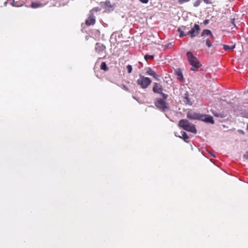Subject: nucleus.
I'll return each mask as SVG.
<instances>
[{"label":"nucleus","mask_w":248,"mask_h":248,"mask_svg":"<svg viewBox=\"0 0 248 248\" xmlns=\"http://www.w3.org/2000/svg\"><path fill=\"white\" fill-rule=\"evenodd\" d=\"M186 56L189 63L192 66L191 70L195 71L197 68L201 67V64H200L198 59L193 55L192 52L190 51L187 52L186 53Z\"/></svg>","instance_id":"obj_1"},{"label":"nucleus","mask_w":248,"mask_h":248,"mask_svg":"<svg viewBox=\"0 0 248 248\" xmlns=\"http://www.w3.org/2000/svg\"><path fill=\"white\" fill-rule=\"evenodd\" d=\"M179 126L183 129L188 132H190L194 134H196L197 133V130L195 125L189 123L187 120L184 119L181 120L179 123Z\"/></svg>","instance_id":"obj_2"},{"label":"nucleus","mask_w":248,"mask_h":248,"mask_svg":"<svg viewBox=\"0 0 248 248\" xmlns=\"http://www.w3.org/2000/svg\"><path fill=\"white\" fill-rule=\"evenodd\" d=\"M152 80L149 78L143 76H140L139 78L137 80V84L142 89H146L151 83Z\"/></svg>","instance_id":"obj_3"},{"label":"nucleus","mask_w":248,"mask_h":248,"mask_svg":"<svg viewBox=\"0 0 248 248\" xmlns=\"http://www.w3.org/2000/svg\"><path fill=\"white\" fill-rule=\"evenodd\" d=\"M155 105L158 108L164 111L169 109L165 102L161 98H158L156 100Z\"/></svg>","instance_id":"obj_4"},{"label":"nucleus","mask_w":248,"mask_h":248,"mask_svg":"<svg viewBox=\"0 0 248 248\" xmlns=\"http://www.w3.org/2000/svg\"><path fill=\"white\" fill-rule=\"evenodd\" d=\"M200 30V26L199 25L195 24L193 27L190 30H188V35L191 38L197 36L199 33Z\"/></svg>","instance_id":"obj_5"},{"label":"nucleus","mask_w":248,"mask_h":248,"mask_svg":"<svg viewBox=\"0 0 248 248\" xmlns=\"http://www.w3.org/2000/svg\"><path fill=\"white\" fill-rule=\"evenodd\" d=\"M201 114L189 111L187 113V117L191 120H200Z\"/></svg>","instance_id":"obj_6"},{"label":"nucleus","mask_w":248,"mask_h":248,"mask_svg":"<svg viewBox=\"0 0 248 248\" xmlns=\"http://www.w3.org/2000/svg\"><path fill=\"white\" fill-rule=\"evenodd\" d=\"M95 50L96 52L100 55H102L105 52L106 47L104 45L97 43L95 45Z\"/></svg>","instance_id":"obj_7"},{"label":"nucleus","mask_w":248,"mask_h":248,"mask_svg":"<svg viewBox=\"0 0 248 248\" xmlns=\"http://www.w3.org/2000/svg\"><path fill=\"white\" fill-rule=\"evenodd\" d=\"M200 120L202 121L207 123H210L212 124H214V121L213 120V117L208 115L201 114Z\"/></svg>","instance_id":"obj_8"},{"label":"nucleus","mask_w":248,"mask_h":248,"mask_svg":"<svg viewBox=\"0 0 248 248\" xmlns=\"http://www.w3.org/2000/svg\"><path fill=\"white\" fill-rule=\"evenodd\" d=\"M188 28L186 26H182L178 29V31L179 33V37H182L188 35Z\"/></svg>","instance_id":"obj_9"},{"label":"nucleus","mask_w":248,"mask_h":248,"mask_svg":"<svg viewBox=\"0 0 248 248\" xmlns=\"http://www.w3.org/2000/svg\"><path fill=\"white\" fill-rule=\"evenodd\" d=\"M153 91L154 93H160L162 91V86L157 83H155L153 88Z\"/></svg>","instance_id":"obj_10"},{"label":"nucleus","mask_w":248,"mask_h":248,"mask_svg":"<svg viewBox=\"0 0 248 248\" xmlns=\"http://www.w3.org/2000/svg\"><path fill=\"white\" fill-rule=\"evenodd\" d=\"M146 74L148 75L151 76L157 79V74L154 72L151 68L147 67L146 69Z\"/></svg>","instance_id":"obj_11"},{"label":"nucleus","mask_w":248,"mask_h":248,"mask_svg":"<svg viewBox=\"0 0 248 248\" xmlns=\"http://www.w3.org/2000/svg\"><path fill=\"white\" fill-rule=\"evenodd\" d=\"M95 19L93 15H91L89 16L88 18L86 20V24L87 25H91L94 24Z\"/></svg>","instance_id":"obj_12"},{"label":"nucleus","mask_w":248,"mask_h":248,"mask_svg":"<svg viewBox=\"0 0 248 248\" xmlns=\"http://www.w3.org/2000/svg\"><path fill=\"white\" fill-rule=\"evenodd\" d=\"M175 135L176 137H179L180 138L183 139L186 142H187V140L189 139L188 136L185 132H181V136L177 135L176 133L175 134Z\"/></svg>","instance_id":"obj_13"},{"label":"nucleus","mask_w":248,"mask_h":248,"mask_svg":"<svg viewBox=\"0 0 248 248\" xmlns=\"http://www.w3.org/2000/svg\"><path fill=\"white\" fill-rule=\"evenodd\" d=\"M204 35H207V36L210 35L212 38H214V36L212 35L211 31L209 30H204L202 31V36H204Z\"/></svg>","instance_id":"obj_14"},{"label":"nucleus","mask_w":248,"mask_h":248,"mask_svg":"<svg viewBox=\"0 0 248 248\" xmlns=\"http://www.w3.org/2000/svg\"><path fill=\"white\" fill-rule=\"evenodd\" d=\"M176 75L177 76V78L180 81H183V76L182 74V72L180 70H178L176 72Z\"/></svg>","instance_id":"obj_15"},{"label":"nucleus","mask_w":248,"mask_h":248,"mask_svg":"<svg viewBox=\"0 0 248 248\" xmlns=\"http://www.w3.org/2000/svg\"><path fill=\"white\" fill-rule=\"evenodd\" d=\"M100 68L101 69L104 70V71H107L108 69V67L107 66V64L105 62H102L100 65Z\"/></svg>","instance_id":"obj_16"},{"label":"nucleus","mask_w":248,"mask_h":248,"mask_svg":"<svg viewBox=\"0 0 248 248\" xmlns=\"http://www.w3.org/2000/svg\"><path fill=\"white\" fill-rule=\"evenodd\" d=\"M235 47V46H229L228 45H223V48L225 50H233Z\"/></svg>","instance_id":"obj_17"},{"label":"nucleus","mask_w":248,"mask_h":248,"mask_svg":"<svg viewBox=\"0 0 248 248\" xmlns=\"http://www.w3.org/2000/svg\"><path fill=\"white\" fill-rule=\"evenodd\" d=\"M154 58V55H145L144 56V59L147 62L148 60H153Z\"/></svg>","instance_id":"obj_18"},{"label":"nucleus","mask_w":248,"mask_h":248,"mask_svg":"<svg viewBox=\"0 0 248 248\" xmlns=\"http://www.w3.org/2000/svg\"><path fill=\"white\" fill-rule=\"evenodd\" d=\"M42 4L37 2H32L31 3V7L33 8H36L40 6H41Z\"/></svg>","instance_id":"obj_19"},{"label":"nucleus","mask_w":248,"mask_h":248,"mask_svg":"<svg viewBox=\"0 0 248 248\" xmlns=\"http://www.w3.org/2000/svg\"><path fill=\"white\" fill-rule=\"evenodd\" d=\"M126 69L127 70V72L128 73H130L132 71V66L130 65H128L127 66H126Z\"/></svg>","instance_id":"obj_20"},{"label":"nucleus","mask_w":248,"mask_h":248,"mask_svg":"<svg viewBox=\"0 0 248 248\" xmlns=\"http://www.w3.org/2000/svg\"><path fill=\"white\" fill-rule=\"evenodd\" d=\"M206 45L208 47H211L212 46V43L209 41V39H207L206 40Z\"/></svg>","instance_id":"obj_21"},{"label":"nucleus","mask_w":248,"mask_h":248,"mask_svg":"<svg viewBox=\"0 0 248 248\" xmlns=\"http://www.w3.org/2000/svg\"><path fill=\"white\" fill-rule=\"evenodd\" d=\"M201 1L200 0H197L194 4V6L195 7H198V6L200 5V3H201Z\"/></svg>","instance_id":"obj_22"},{"label":"nucleus","mask_w":248,"mask_h":248,"mask_svg":"<svg viewBox=\"0 0 248 248\" xmlns=\"http://www.w3.org/2000/svg\"><path fill=\"white\" fill-rule=\"evenodd\" d=\"M213 114H214V116L218 117H223L222 115L221 114L214 113H213Z\"/></svg>","instance_id":"obj_23"},{"label":"nucleus","mask_w":248,"mask_h":248,"mask_svg":"<svg viewBox=\"0 0 248 248\" xmlns=\"http://www.w3.org/2000/svg\"><path fill=\"white\" fill-rule=\"evenodd\" d=\"M188 1L189 0H179V3L181 4L184 2H188Z\"/></svg>","instance_id":"obj_24"},{"label":"nucleus","mask_w":248,"mask_h":248,"mask_svg":"<svg viewBox=\"0 0 248 248\" xmlns=\"http://www.w3.org/2000/svg\"><path fill=\"white\" fill-rule=\"evenodd\" d=\"M244 157L246 159H248V152H247L244 155Z\"/></svg>","instance_id":"obj_25"},{"label":"nucleus","mask_w":248,"mask_h":248,"mask_svg":"<svg viewBox=\"0 0 248 248\" xmlns=\"http://www.w3.org/2000/svg\"><path fill=\"white\" fill-rule=\"evenodd\" d=\"M141 2L143 3H147L149 0H139Z\"/></svg>","instance_id":"obj_26"},{"label":"nucleus","mask_w":248,"mask_h":248,"mask_svg":"<svg viewBox=\"0 0 248 248\" xmlns=\"http://www.w3.org/2000/svg\"><path fill=\"white\" fill-rule=\"evenodd\" d=\"M203 1L206 4H210L211 3L210 0H203Z\"/></svg>","instance_id":"obj_27"},{"label":"nucleus","mask_w":248,"mask_h":248,"mask_svg":"<svg viewBox=\"0 0 248 248\" xmlns=\"http://www.w3.org/2000/svg\"><path fill=\"white\" fill-rule=\"evenodd\" d=\"M208 22H209V20H207V19H206V20H205L204 21L203 23H204V24H208Z\"/></svg>","instance_id":"obj_28"},{"label":"nucleus","mask_w":248,"mask_h":248,"mask_svg":"<svg viewBox=\"0 0 248 248\" xmlns=\"http://www.w3.org/2000/svg\"><path fill=\"white\" fill-rule=\"evenodd\" d=\"M123 88L124 90H126V91H128V88L125 86V85H124L123 86Z\"/></svg>","instance_id":"obj_29"},{"label":"nucleus","mask_w":248,"mask_h":248,"mask_svg":"<svg viewBox=\"0 0 248 248\" xmlns=\"http://www.w3.org/2000/svg\"><path fill=\"white\" fill-rule=\"evenodd\" d=\"M8 0H7V1H6L4 2V5H5H5H6V4H7V1H8Z\"/></svg>","instance_id":"obj_30"},{"label":"nucleus","mask_w":248,"mask_h":248,"mask_svg":"<svg viewBox=\"0 0 248 248\" xmlns=\"http://www.w3.org/2000/svg\"><path fill=\"white\" fill-rule=\"evenodd\" d=\"M104 53L105 55H104V57H105V52L103 53V54Z\"/></svg>","instance_id":"obj_31"},{"label":"nucleus","mask_w":248,"mask_h":248,"mask_svg":"<svg viewBox=\"0 0 248 248\" xmlns=\"http://www.w3.org/2000/svg\"><path fill=\"white\" fill-rule=\"evenodd\" d=\"M247 129H248V126H247Z\"/></svg>","instance_id":"obj_32"}]
</instances>
